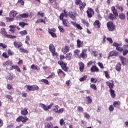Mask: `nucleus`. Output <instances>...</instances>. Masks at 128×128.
<instances>
[{"instance_id":"f257e3e1","label":"nucleus","mask_w":128,"mask_h":128,"mask_svg":"<svg viewBox=\"0 0 128 128\" xmlns=\"http://www.w3.org/2000/svg\"><path fill=\"white\" fill-rule=\"evenodd\" d=\"M4 68H6L8 70H14V66L12 65V62L10 60H7L2 63Z\"/></svg>"},{"instance_id":"f03ea898","label":"nucleus","mask_w":128,"mask_h":128,"mask_svg":"<svg viewBox=\"0 0 128 128\" xmlns=\"http://www.w3.org/2000/svg\"><path fill=\"white\" fill-rule=\"evenodd\" d=\"M25 88H26V92H28L30 91L38 90V86L36 85H26Z\"/></svg>"},{"instance_id":"7ed1b4c3","label":"nucleus","mask_w":128,"mask_h":128,"mask_svg":"<svg viewBox=\"0 0 128 128\" xmlns=\"http://www.w3.org/2000/svg\"><path fill=\"white\" fill-rule=\"evenodd\" d=\"M112 46H115L116 50L118 52H122L124 50V48L120 47L122 46V44H118L116 42H113Z\"/></svg>"},{"instance_id":"20e7f679","label":"nucleus","mask_w":128,"mask_h":128,"mask_svg":"<svg viewBox=\"0 0 128 128\" xmlns=\"http://www.w3.org/2000/svg\"><path fill=\"white\" fill-rule=\"evenodd\" d=\"M54 106V104L52 102L50 103L49 106H46L44 104H39V106L40 108H42L44 110L48 111V110H50L52 108V106Z\"/></svg>"},{"instance_id":"39448f33","label":"nucleus","mask_w":128,"mask_h":128,"mask_svg":"<svg viewBox=\"0 0 128 128\" xmlns=\"http://www.w3.org/2000/svg\"><path fill=\"white\" fill-rule=\"evenodd\" d=\"M49 50L50 52H52V56H58V53L56 52V48H54V44H50Z\"/></svg>"},{"instance_id":"423d86ee","label":"nucleus","mask_w":128,"mask_h":128,"mask_svg":"<svg viewBox=\"0 0 128 128\" xmlns=\"http://www.w3.org/2000/svg\"><path fill=\"white\" fill-rule=\"evenodd\" d=\"M82 2V0H75V4H77L78 6H80V10H84V8L86 4L84 2Z\"/></svg>"},{"instance_id":"0eeeda50","label":"nucleus","mask_w":128,"mask_h":128,"mask_svg":"<svg viewBox=\"0 0 128 128\" xmlns=\"http://www.w3.org/2000/svg\"><path fill=\"white\" fill-rule=\"evenodd\" d=\"M106 26L110 32H113V30H114L116 29V26H114L112 22H108L106 24Z\"/></svg>"},{"instance_id":"6e6552de","label":"nucleus","mask_w":128,"mask_h":128,"mask_svg":"<svg viewBox=\"0 0 128 128\" xmlns=\"http://www.w3.org/2000/svg\"><path fill=\"white\" fill-rule=\"evenodd\" d=\"M16 122H22L23 124H24V122H26L28 120V118L26 116H19L17 118L16 120Z\"/></svg>"},{"instance_id":"1a4fd4ad","label":"nucleus","mask_w":128,"mask_h":128,"mask_svg":"<svg viewBox=\"0 0 128 128\" xmlns=\"http://www.w3.org/2000/svg\"><path fill=\"white\" fill-rule=\"evenodd\" d=\"M86 49H83L82 50V52L80 54V56L79 57V58H86V57L88 56V55L86 52H87Z\"/></svg>"},{"instance_id":"9d476101","label":"nucleus","mask_w":128,"mask_h":128,"mask_svg":"<svg viewBox=\"0 0 128 128\" xmlns=\"http://www.w3.org/2000/svg\"><path fill=\"white\" fill-rule=\"evenodd\" d=\"M62 24L64 26H65L66 28H70V22H68V20L66 19H63V20H62Z\"/></svg>"},{"instance_id":"9b49d317","label":"nucleus","mask_w":128,"mask_h":128,"mask_svg":"<svg viewBox=\"0 0 128 128\" xmlns=\"http://www.w3.org/2000/svg\"><path fill=\"white\" fill-rule=\"evenodd\" d=\"M28 18V14L24 13L20 15H18L16 16V20H20V18Z\"/></svg>"},{"instance_id":"f8f14e48","label":"nucleus","mask_w":128,"mask_h":128,"mask_svg":"<svg viewBox=\"0 0 128 128\" xmlns=\"http://www.w3.org/2000/svg\"><path fill=\"white\" fill-rule=\"evenodd\" d=\"M120 58V60L122 62V64H123V66H126V63L128 62V60L124 58V56H120L119 57Z\"/></svg>"},{"instance_id":"ddd939ff","label":"nucleus","mask_w":128,"mask_h":128,"mask_svg":"<svg viewBox=\"0 0 128 128\" xmlns=\"http://www.w3.org/2000/svg\"><path fill=\"white\" fill-rule=\"evenodd\" d=\"M86 13L88 18H92V14H94V10L91 8H88L86 11Z\"/></svg>"},{"instance_id":"4468645a","label":"nucleus","mask_w":128,"mask_h":128,"mask_svg":"<svg viewBox=\"0 0 128 128\" xmlns=\"http://www.w3.org/2000/svg\"><path fill=\"white\" fill-rule=\"evenodd\" d=\"M106 84H107V86H109V88L110 90H112V88H114V82L112 81H110V82H106Z\"/></svg>"},{"instance_id":"2eb2a0df","label":"nucleus","mask_w":128,"mask_h":128,"mask_svg":"<svg viewBox=\"0 0 128 128\" xmlns=\"http://www.w3.org/2000/svg\"><path fill=\"white\" fill-rule=\"evenodd\" d=\"M118 14L116 15L115 14H112V13H110L108 16V18L110 20H116V16H118Z\"/></svg>"},{"instance_id":"dca6fc26","label":"nucleus","mask_w":128,"mask_h":128,"mask_svg":"<svg viewBox=\"0 0 128 128\" xmlns=\"http://www.w3.org/2000/svg\"><path fill=\"white\" fill-rule=\"evenodd\" d=\"M16 14H18V12H16V10H12L10 14H9V16H10V18H15V16H16Z\"/></svg>"},{"instance_id":"f3484780","label":"nucleus","mask_w":128,"mask_h":128,"mask_svg":"<svg viewBox=\"0 0 128 128\" xmlns=\"http://www.w3.org/2000/svg\"><path fill=\"white\" fill-rule=\"evenodd\" d=\"M78 14L75 12H71L70 13V17L72 18L74 20H76V18Z\"/></svg>"},{"instance_id":"a211bd4d","label":"nucleus","mask_w":128,"mask_h":128,"mask_svg":"<svg viewBox=\"0 0 128 128\" xmlns=\"http://www.w3.org/2000/svg\"><path fill=\"white\" fill-rule=\"evenodd\" d=\"M62 52H64V54H66V52H70V47L68 46H65L64 48H62Z\"/></svg>"},{"instance_id":"6ab92c4d","label":"nucleus","mask_w":128,"mask_h":128,"mask_svg":"<svg viewBox=\"0 0 128 128\" xmlns=\"http://www.w3.org/2000/svg\"><path fill=\"white\" fill-rule=\"evenodd\" d=\"M28 114V108H25L21 110V114H22V116H26Z\"/></svg>"},{"instance_id":"aec40b11","label":"nucleus","mask_w":128,"mask_h":128,"mask_svg":"<svg viewBox=\"0 0 128 128\" xmlns=\"http://www.w3.org/2000/svg\"><path fill=\"white\" fill-rule=\"evenodd\" d=\"M14 44L16 48H20L22 46V43L21 42H14Z\"/></svg>"},{"instance_id":"412c9836","label":"nucleus","mask_w":128,"mask_h":128,"mask_svg":"<svg viewBox=\"0 0 128 128\" xmlns=\"http://www.w3.org/2000/svg\"><path fill=\"white\" fill-rule=\"evenodd\" d=\"M80 51L78 50H74V56H76V58H80Z\"/></svg>"},{"instance_id":"4be33fe9","label":"nucleus","mask_w":128,"mask_h":128,"mask_svg":"<svg viewBox=\"0 0 128 128\" xmlns=\"http://www.w3.org/2000/svg\"><path fill=\"white\" fill-rule=\"evenodd\" d=\"M122 64L118 63L116 66V70L117 72H120V70H122Z\"/></svg>"},{"instance_id":"5701e85b","label":"nucleus","mask_w":128,"mask_h":128,"mask_svg":"<svg viewBox=\"0 0 128 128\" xmlns=\"http://www.w3.org/2000/svg\"><path fill=\"white\" fill-rule=\"evenodd\" d=\"M98 68L96 66H92L90 68V72H98Z\"/></svg>"},{"instance_id":"b1692460","label":"nucleus","mask_w":128,"mask_h":128,"mask_svg":"<svg viewBox=\"0 0 128 128\" xmlns=\"http://www.w3.org/2000/svg\"><path fill=\"white\" fill-rule=\"evenodd\" d=\"M80 70V72H84V64L82 62H80L79 63Z\"/></svg>"},{"instance_id":"393cba45","label":"nucleus","mask_w":128,"mask_h":128,"mask_svg":"<svg viewBox=\"0 0 128 128\" xmlns=\"http://www.w3.org/2000/svg\"><path fill=\"white\" fill-rule=\"evenodd\" d=\"M72 53H68L66 54V58L68 60H72Z\"/></svg>"},{"instance_id":"a878e982","label":"nucleus","mask_w":128,"mask_h":128,"mask_svg":"<svg viewBox=\"0 0 128 128\" xmlns=\"http://www.w3.org/2000/svg\"><path fill=\"white\" fill-rule=\"evenodd\" d=\"M46 128H53L54 126L52 122L46 123L44 126Z\"/></svg>"},{"instance_id":"bb28decb","label":"nucleus","mask_w":128,"mask_h":128,"mask_svg":"<svg viewBox=\"0 0 128 128\" xmlns=\"http://www.w3.org/2000/svg\"><path fill=\"white\" fill-rule=\"evenodd\" d=\"M82 46H84V42H80V40H77V46L78 48H81Z\"/></svg>"},{"instance_id":"cd10ccee","label":"nucleus","mask_w":128,"mask_h":128,"mask_svg":"<svg viewBox=\"0 0 128 128\" xmlns=\"http://www.w3.org/2000/svg\"><path fill=\"white\" fill-rule=\"evenodd\" d=\"M119 18L122 20H124L126 18V14H124V13H121L119 14Z\"/></svg>"},{"instance_id":"c85d7f7f","label":"nucleus","mask_w":128,"mask_h":128,"mask_svg":"<svg viewBox=\"0 0 128 128\" xmlns=\"http://www.w3.org/2000/svg\"><path fill=\"white\" fill-rule=\"evenodd\" d=\"M54 108L52 110L53 112H54L56 114L58 113V106H54Z\"/></svg>"},{"instance_id":"c756f323","label":"nucleus","mask_w":128,"mask_h":128,"mask_svg":"<svg viewBox=\"0 0 128 128\" xmlns=\"http://www.w3.org/2000/svg\"><path fill=\"white\" fill-rule=\"evenodd\" d=\"M110 92L111 94L112 98L116 97V94H114V90H112V89L110 90Z\"/></svg>"},{"instance_id":"7c9ffc66","label":"nucleus","mask_w":128,"mask_h":128,"mask_svg":"<svg viewBox=\"0 0 128 128\" xmlns=\"http://www.w3.org/2000/svg\"><path fill=\"white\" fill-rule=\"evenodd\" d=\"M0 34H3V36H6V29L2 28L0 29Z\"/></svg>"},{"instance_id":"2f4dec72","label":"nucleus","mask_w":128,"mask_h":128,"mask_svg":"<svg viewBox=\"0 0 128 128\" xmlns=\"http://www.w3.org/2000/svg\"><path fill=\"white\" fill-rule=\"evenodd\" d=\"M111 10L114 14H116V16H118V12H116V8H114V6H112L111 8Z\"/></svg>"},{"instance_id":"473e14b6","label":"nucleus","mask_w":128,"mask_h":128,"mask_svg":"<svg viewBox=\"0 0 128 128\" xmlns=\"http://www.w3.org/2000/svg\"><path fill=\"white\" fill-rule=\"evenodd\" d=\"M94 25L97 26L96 28H100V21L98 20H96L94 22Z\"/></svg>"},{"instance_id":"72a5a7b5","label":"nucleus","mask_w":128,"mask_h":128,"mask_svg":"<svg viewBox=\"0 0 128 128\" xmlns=\"http://www.w3.org/2000/svg\"><path fill=\"white\" fill-rule=\"evenodd\" d=\"M32 70H40V68H38L37 66H35L34 64H32L30 66Z\"/></svg>"},{"instance_id":"f704fd0d","label":"nucleus","mask_w":128,"mask_h":128,"mask_svg":"<svg viewBox=\"0 0 128 128\" xmlns=\"http://www.w3.org/2000/svg\"><path fill=\"white\" fill-rule=\"evenodd\" d=\"M61 66L64 72H68V68H66V63H64V65L62 66Z\"/></svg>"},{"instance_id":"c9c22d12","label":"nucleus","mask_w":128,"mask_h":128,"mask_svg":"<svg viewBox=\"0 0 128 128\" xmlns=\"http://www.w3.org/2000/svg\"><path fill=\"white\" fill-rule=\"evenodd\" d=\"M77 110L79 112H84V108L80 106L78 107Z\"/></svg>"},{"instance_id":"e433bc0d","label":"nucleus","mask_w":128,"mask_h":128,"mask_svg":"<svg viewBox=\"0 0 128 128\" xmlns=\"http://www.w3.org/2000/svg\"><path fill=\"white\" fill-rule=\"evenodd\" d=\"M20 34L21 36H26V34H28V32H26V30H24L20 32Z\"/></svg>"},{"instance_id":"4c0bfd02","label":"nucleus","mask_w":128,"mask_h":128,"mask_svg":"<svg viewBox=\"0 0 128 128\" xmlns=\"http://www.w3.org/2000/svg\"><path fill=\"white\" fill-rule=\"evenodd\" d=\"M13 70H16L17 72H20V68L18 66H14L13 67Z\"/></svg>"},{"instance_id":"58836bf2","label":"nucleus","mask_w":128,"mask_h":128,"mask_svg":"<svg viewBox=\"0 0 128 128\" xmlns=\"http://www.w3.org/2000/svg\"><path fill=\"white\" fill-rule=\"evenodd\" d=\"M20 52H24V54H28V50H26V49L22 48H20Z\"/></svg>"},{"instance_id":"ea45409f","label":"nucleus","mask_w":128,"mask_h":128,"mask_svg":"<svg viewBox=\"0 0 128 128\" xmlns=\"http://www.w3.org/2000/svg\"><path fill=\"white\" fill-rule=\"evenodd\" d=\"M37 16H40L42 18H44V13L42 11H40L38 12Z\"/></svg>"},{"instance_id":"a19ab883","label":"nucleus","mask_w":128,"mask_h":128,"mask_svg":"<svg viewBox=\"0 0 128 128\" xmlns=\"http://www.w3.org/2000/svg\"><path fill=\"white\" fill-rule=\"evenodd\" d=\"M86 98L87 100V102L88 104H91L92 102V98H90V96H86Z\"/></svg>"},{"instance_id":"79ce46f5","label":"nucleus","mask_w":128,"mask_h":128,"mask_svg":"<svg viewBox=\"0 0 128 128\" xmlns=\"http://www.w3.org/2000/svg\"><path fill=\"white\" fill-rule=\"evenodd\" d=\"M30 36H26V40L25 41L26 44H30V42H30Z\"/></svg>"},{"instance_id":"37998d69","label":"nucleus","mask_w":128,"mask_h":128,"mask_svg":"<svg viewBox=\"0 0 128 128\" xmlns=\"http://www.w3.org/2000/svg\"><path fill=\"white\" fill-rule=\"evenodd\" d=\"M58 28L59 29L60 32H64V29L62 26H58Z\"/></svg>"},{"instance_id":"c03bdc74","label":"nucleus","mask_w":128,"mask_h":128,"mask_svg":"<svg viewBox=\"0 0 128 128\" xmlns=\"http://www.w3.org/2000/svg\"><path fill=\"white\" fill-rule=\"evenodd\" d=\"M114 56H118V52L116 50H113Z\"/></svg>"},{"instance_id":"a18cd8bd","label":"nucleus","mask_w":128,"mask_h":128,"mask_svg":"<svg viewBox=\"0 0 128 128\" xmlns=\"http://www.w3.org/2000/svg\"><path fill=\"white\" fill-rule=\"evenodd\" d=\"M6 20L7 22H14V18L12 17H10V18H6Z\"/></svg>"},{"instance_id":"49530a36","label":"nucleus","mask_w":128,"mask_h":128,"mask_svg":"<svg viewBox=\"0 0 128 128\" xmlns=\"http://www.w3.org/2000/svg\"><path fill=\"white\" fill-rule=\"evenodd\" d=\"M90 88H93L94 90H96V86L94 84H92L90 86Z\"/></svg>"},{"instance_id":"de8ad7c7","label":"nucleus","mask_w":128,"mask_h":128,"mask_svg":"<svg viewBox=\"0 0 128 128\" xmlns=\"http://www.w3.org/2000/svg\"><path fill=\"white\" fill-rule=\"evenodd\" d=\"M56 76V75L54 73H52L47 78H54Z\"/></svg>"},{"instance_id":"09e8293b","label":"nucleus","mask_w":128,"mask_h":128,"mask_svg":"<svg viewBox=\"0 0 128 128\" xmlns=\"http://www.w3.org/2000/svg\"><path fill=\"white\" fill-rule=\"evenodd\" d=\"M86 80V76H84L82 78H80V82H84V80Z\"/></svg>"},{"instance_id":"8fccbe9b","label":"nucleus","mask_w":128,"mask_h":128,"mask_svg":"<svg viewBox=\"0 0 128 128\" xmlns=\"http://www.w3.org/2000/svg\"><path fill=\"white\" fill-rule=\"evenodd\" d=\"M49 34L52 36V38H56V33L50 32Z\"/></svg>"},{"instance_id":"3c124183","label":"nucleus","mask_w":128,"mask_h":128,"mask_svg":"<svg viewBox=\"0 0 128 128\" xmlns=\"http://www.w3.org/2000/svg\"><path fill=\"white\" fill-rule=\"evenodd\" d=\"M90 82H94V84H96L98 82V80L96 78H90Z\"/></svg>"},{"instance_id":"603ef678","label":"nucleus","mask_w":128,"mask_h":128,"mask_svg":"<svg viewBox=\"0 0 128 128\" xmlns=\"http://www.w3.org/2000/svg\"><path fill=\"white\" fill-rule=\"evenodd\" d=\"M84 118H86L88 119V118H90V115L88 114L86 112L84 113Z\"/></svg>"},{"instance_id":"864d4df0","label":"nucleus","mask_w":128,"mask_h":128,"mask_svg":"<svg viewBox=\"0 0 128 128\" xmlns=\"http://www.w3.org/2000/svg\"><path fill=\"white\" fill-rule=\"evenodd\" d=\"M0 46H1V48H6V45L4 43H0Z\"/></svg>"},{"instance_id":"5fc2aeb1","label":"nucleus","mask_w":128,"mask_h":128,"mask_svg":"<svg viewBox=\"0 0 128 128\" xmlns=\"http://www.w3.org/2000/svg\"><path fill=\"white\" fill-rule=\"evenodd\" d=\"M122 54H123V56H126V54H128V50L125 49V50H123Z\"/></svg>"},{"instance_id":"6e6d98bb","label":"nucleus","mask_w":128,"mask_h":128,"mask_svg":"<svg viewBox=\"0 0 128 128\" xmlns=\"http://www.w3.org/2000/svg\"><path fill=\"white\" fill-rule=\"evenodd\" d=\"M2 56H3V58H8V55L7 53H3Z\"/></svg>"},{"instance_id":"4d7b16f0","label":"nucleus","mask_w":128,"mask_h":128,"mask_svg":"<svg viewBox=\"0 0 128 128\" xmlns=\"http://www.w3.org/2000/svg\"><path fill=\"white\" fill-rule=\"evenodd\" d=\"M82 22L84 24H86V26H88V22H86V20H82Z\"/></svg>"},{"instance_id":"13d9d810","label":"nucleus","mask_w":128,"mask_h":128,"mask_svg":"<svg viewBox=\"0 0 128 128\" xmlns=\"http://www.w3.org/2000/svg\"><path fill=\"white\" fill-rule=\"evenodd\" d=\"M104 72L105 74L106 78H110V75L108 74V71H104Z\"/></svg>"},{"instance_id":"bf43d9fd","label":"nucleus","mask_w":128,"mask_h":128,"mask_svg":"<svg viewBox=\"0 0 128 128\" xmlns=\"http://www.w3.org/2000/svg\"><path fill=\"white\" fill-rule=\"evenodd\" d=\"M58 64H60V66H64V62H62V60H60L58 62Z\"/></svg>"},{"instance_id":"052dcab7","label":"nucleus","mask_w":128,"mask_h":128,"mask_svg":"<svg viewBox=\"0 0 128 128\" xmlns=\"http://www.w3.org/2000/svg\"><path fill=\"white\" fill-rule=\"evenodd\" d=\"M64 14L62 13L60 14V20H64Z\"/></svg>"},{"instance_id":"680f3d73","label":"nucleus","mask_w":128,"mask_h":128,"mask_svg":"<svg viewBox=\"0 0 128 128\" xmlns=\"http://www.w3.org/2000/svg\"><path fill=\"white\" fill-rule=\"evenodd\" d=\"M44 22V20L42 19V18H40V19H38L36 23V24H40V22Z\"/></svg>"},{"instance_id":"e2e57ef3","label":"nucleus","mask_w":128,"mask_h":128,"mask_svg":"<svg viewBox=\"0 0 128 128\" xmlns=\"http://www.w3.org/2000/svg\"><path fill=\"white\" fill-rule=\"evenodd\" d=\"M42 82H44V84H48V80L42 79Z\"/></svg>"},{"instance_id":"0e129e2a","label":"nucleus","mask_w":128,"mask_h":128,"mask_svg":"<svg viewBox=\"0 0 128 128\" xmlns=\"http://www.w3.org/2000/svg\"><path fill=\"white\" fill-rule=\"evenodd\" d=\"M64 110V108H62L58 110V114H62Z\"/></svg>"},{"instance_id":"69168bd1","label":"nucleus","mask_w":128,"mask_h":128,"mask_svg":"<svg viewBox=\"0 0 128 128\" xmlns=\"http://www.w3.org/2000/svg\"><path fill=\"white\" fill-rule=\"evenodd\" d=\"M60 126H64V119L60 120Z\"/></svg>"},{"instance_id":"338daca9","label":"nucleus","mask_w":128,"mask_h":128,"mask_svg":"<svg viewBox=\"0 0 128 128\" xmlns=\"http://www.w3.org/2000/svg\"><path fill=\"white\" fill-rule=\"evenodd\" d=\"M19 26H22V28H24V26H26V23L22 22H20L19 23Z\"/></svg>"},{"instance_id":"774afa93","label":"nucleus","mask_w":128,"mask_h":128,"mask_svg":"<svg viewBox=\"0 0 128 128\" xmlns=\"http://www.w3.org/2000/svg\"><path fill=\"white\" fill-rule=\"evenodd\" d=\"M77 28H78V30H82V27L79 24H77V25L76 26Z\"/></svg>"}]
</instances>
